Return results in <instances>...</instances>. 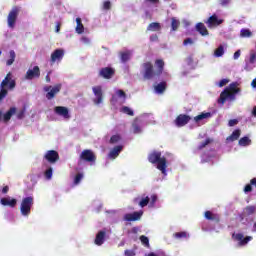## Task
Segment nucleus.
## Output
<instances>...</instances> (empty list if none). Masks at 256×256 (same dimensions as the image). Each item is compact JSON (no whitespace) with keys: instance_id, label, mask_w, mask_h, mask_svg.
Here are the masks:
<instances>
[{"instance_id":"5701e85b","label":"nucleus","mask_w":256,"mask_h":256,"mask_svg":"<svg viewBox=\"0 0 256 256\" xmlns=\"http://www.w3.org/2000/svg\"><path fill=\"white\" fill-rule=\"evenodd\" d=\"M204 217L208 221H215V223H219V221H221V218L219 217V215L218 214H213V212H211V211H206L204 213Z\"/></svg>"},{"instance_id":"680f3d73","label":"nucleus","mask_w":256,"mask_h":256,"mask_svg":"<svg viewBox=\"0 0 256 256\" xmlns=\"http://www.w3.org/2000/svg\"><path fill=\"white\" fill-rule=\"evenodd\" d=\"M2 193H3V195H7V193H9V186H4L2 188Z\"/></svg>"},{"instance_id":"6ab92c4d","label":"nucleus","mask_w":256,"mask_h":256,"mask_svg":"<svg viewBox=\"0 0 256 256\" xmlns=\"http://www.w3.org/2000/svg\"><path fill=\"white\" fill-rule=\"evenodd\" d=\"M107 235V232H105L104 230L99 231L96 234L94 243L95 245H98L99 247H101V245H103L105 243V236Z\"/></svg>"},{"instance_id":"4d7b16f0","label":"nucleus","mask_w":256,"mask_h":256,"mask_svg":"<svg viewBox=\"0 0 256 256\" xmlns=\"http://www.w3.org/2000/svg\"><path fill=\"white\" fill-rule=\"evenodd\" d=\"M183 45H193V39L186 38L183 42Z\"/></svg>"},{"instance_id":"393cba45","label":"nucleus","mask_w":256,"mask_h":256,"mask_svg":"<svg viewBox=\"0 0 256 256\" xmlns=\"http://www.w3.org/2000/svg\"><path fill=\"white\" fill-rule=\"evenodd\" d=\"M211 117V112H202L201 114L194 117V121L195 123H199V121H203V119H209Z\"/></svg>"},{"instance_id":"f704fd0d","label":"nucleus","mask_w":256,"mask_h":256,"mask_svg":"<svg viewBox=\"0 0 256 256\" xmlns=\"http://www.w3.org/2000/svg\"><path fill=\"white\" fill-rule=\"evenodd\" d=\"M121 112L125 115H129L130 117H133V115H135V112H133V110H131V108H129L128 106H123L121 108Z\"/></svg>"},{"instance_id":"052dcab7","label":"nucleus","mask_w":256,"mask_h":256,"mask_svg":"<svg viewBox=\"0 0 256 256\" xmlns=\"http://www.w3.org/2000/svg\"><path fill=\"white\" fill-rule=\"evenodd\" d=\"M61 31V22H56V33H59Z\"/></svg>"},{"instance_id":"4be33fe9","label":"nucleus","mask_w":256,"mask_h":256,"mask_svg":"<svg viewBox=\"0 0 256 256\" xmlns=\"http://www.w3.org/2000/svg\"><path fill=\"white\" fill-rule=\"evenodd\" d=\"M196 31L200 33L202 37H207V35H209V30H207V27L202 22L196 24Z\"/></svg>"},{"instance_id":"c9c22d12","label":"nucleus","mask_w":256,"mask_h":256,"mask_svg":"<svg viewBox=\"0 0 256 256\" xmlns=\"http://www.w3.org/2000/svg\"><path fill=\"white\" fill-rule=\"evenodd\" d=\"M251 142V140L249 139V137L244 136L239 140V145L241 147H247V145H249V143Z\"/></svg>"},{"instance_id":"603ef678","label":"nucleus","mask_w":256,"mask_h":256,"mask_svg":"<svg viewBox=\"0 0 256 256\" xmlns=\"http://www.w3.org/2000/svg\"><path fill=\"white\" fill-rule=\"evenodd\" d=\"M25 117V109L17 112V119H23Z\"/></svg>"},{"instance_id":"f257e3e1","label":"nucleus","mask_w":256,"mask_h":256,"mask_svg":"<svg viewBox=\"0 0 256 256\" xmlns=\"http://www.w3.org/2000/svg\"><path fill=\"white\" fill-rule=\"evenodd\" d=\"M143 67V78L147 81H151V79H155L156 77H161L163 75V71L165 69V61L163 59L155 60V68L153 67V63L145 62L142 64Z\"/></svg>"},{"instance_id":"a878e982","label":"nucleus","mask_w":256,"mask_h":256,"mask_svg":"<svg viewBox=\"0 0 256 256\" xmlns=\"http://www.w3.org/2000/svg\"><path fill=\"white\" fill-rule=\"evenodd\" d=\"M255 213H256L255 205H249L244 208V215H246V217H251V215H255Z\"/></svg>"},{"instance_id":"473e14b6","label":"nucleus","mask_w":256,"mask_h":256,"mask_svg":"<svg viewBox=\"0 0 256 256\" xmlns=\"http://www.w3.org/2000/svg\"><path fill=\"white\" fill-rule=\"evenodd\" d=\"M9 55H10V59L6 61V65H8V67L11 66L13 63H15V57H16L15 51L11 50L9 52Z\"/></svg>"},{"instance_id":"b1692460","label":"nucleus","mask_w":256,"mask_h":256,"mask_svg":"<svg viewBox=\"0 0 256 256\" xmlns=\"http://www.w3.org/2000/svg\"><path fill=\"white\" fill-rule=\"evenodd\" d=\"M15 113H17V108L12 107L10 108L3 116V120L5 123L11 121V117H13V115H15Z\"/></svg>"},{"instance_id":"cd10ccee","label":"nucleus","mask_w":256,"mask_h":256,"mask_svg":"<svg viewBox=\"0 0 256 256\" xmlns=\"http://www.w3.org/2000/svg\"><path fill=\"white\" fill-rule=\"evenodd\" d=\"M155 91L158 93V94H161V93H165L166 89H167V82L163 81V82H160L159 84H157L155 87H154Z\"/></svg>"},{"instance_id":"dca6fc26","label":"nucleus","mask_w":256,"mask_h":256,"mask_svg":"<svg viewBox=\"0 0 256 256\" xmlns=\"http://www.w3.org/2000/svg\"><path fill=\"white\" fill-rule=\"evenodd\" d=\"M44 159L51 164L57 163V161H59V152L55 150H48L44 156Z\"/></svg>"},{"instance_id":"5fc2aeb1","label":"nucleus","mask_w":256,"mask_h":256,"mask_svg":"<svg viewBox=\"0 0 256 256\" xmlns=\"http://www.w3.org/2000/svg\"><path fill=\"white\" fill-rule=\"evenodd\" d=\"M237 123H239V121L237 119H231L228 122L229 127H235V125H237Z\"/></svg>"},{"instance_id":"0eeeda50","label":"nucleus","mask_w":256,"mask_h":256,"mask_svg":"<svg viewBox=\"0 0 256 256\" xmlns=\"http://www.w3.org/2000/svg\"><path fill=\"white\" fill-rule=\"evenodd\" d=\"M63 86L61 84H56L54 86H45L44 91L46 93V99L51 101V99H55L58 93H60L61 88Z\"/></svg>"},{"instance_id":"f3484780","label":"nucleus","mask_w":256,"mask_h":256,"mask_svg":"<svg viewBox=\"0 0 256 256\" xmlns=\"http://www.w3.org/2000/svg\"><path fill=\"white\" fill-rule=\"evenodd\" d=\"M206 25H208L209 29H213V27H219L223 23L222 19H219L216 14L210 16L207 21H205Z\"/></svg>"},{"instance_id":"6e6d98bb","label":"nucleus","mask_w":256,"mask_h":256,"mask_svg":"<svg viewBox=\"0 0 256 256\" xmlns=\"http://www.w3.org/2000/svg\"><path fill=\"white\" fill-rule=\"evenodd\" d=\"M227 83H229L228 79H222V80H220L218 85H219V87H225V85H227Z\"/></svg>"},{"instance_id":"79ce46f5","label":"nucleus","mask_w":256,"mask_h":256,"mask_svg":"<svg viewBox=\"0 0 256 256\" xmlns=\"http://www.w3.org/2000/svg\"><path fill=\"white\" fill-rule=\"evenodd\" d=\"M149 201H151V199L149 198V196H146L145 198H142V200L139 202L140 207H147L149 205Z\"/></svg>"},{"instance_id":"338daca9","label":"nucleus","mask_w":256,"mask_h":256,"mask_svg":"<svg viewBox=\"0 0 256 256\" xmlns=\"http://www.w3.org/2000/svg\"><path fill=\"white\" fill-rule=\"evenodd\" d=\"M251 86L253 87V89H256V78L252 80Z\"/></svg>"},{"instance_id":"39448f33","label":"nucleus","mask_w":256,"mask_h":256,"mask_svg":"<svg viewBox=\"0 0 256 256\" xmlns=\"http://www.w3.org/2000/svg\"><path fill=\"white\" fill-rule=\"evenodd\" d=\"M31 207H33V197L28 196L22 199L21 206H20V213L24 217L31 215Z\"/></svg>"},{"instance_id":"1a4fd4ad","label":"nucleus","mask_w":256,"mask_h":256,"mask_svg":"<svg viewBox=\"0 0 256 256\" xmlns=\"http://www.w3.org/2000/svg\"><path fill=\"white\" fill-rule=\"evenodd\" d=\"M63 57H65V50L63 49H56L52 52L50 57L51 65H55V63H59L63 61Z\"/></svg>"},{"instance_id":"4468645a","label":"nucleus","mask_w":256,"mask_h":256,"mask_svg":"<svg viewBox=\"0 0 256 256\" xmlns=\"http://www.w3.org/2000/svg\"><path fill=\"white\" fill-rule=\"evenodd\" d=\"M92 91L96 97L94 99L95 105H101L103 103V88L101 86H94Z\"/></svg>"},{"instance_id":"c85d7f7f","label":"nucleus","mask_w":256,"mask_h":256,"mask_svg":"<svg viewBox=\"0 0 256 256\" xmlns=\"http://www.w3.org/2000/svg\"><path fill=\"white\" fill-rule=\"evenodd\" d=\"M239 137H241V130L240 129H236L232 132V134L230 136L227 137L226 141H237V139H239Z\"/></svg>"},{"instance_id":"49530a36","label":"nucleus","mask_w":256,"mask_h":256,"mask_svg":"<svg viewBox=\"0 0 256 256\" xmlns=\"http://www.w3.org/2000/svg\"><path fill=\"white\" fill-rule=\"evenodd\" d=\"M133 127V133H140L141 132V126H139V124H137V122H134L132 124Z\"/></svg>"},{"instance_id":"7c9ffc66","label":"nucleus","mask_w":256,"mask_h":256,"mask_svg":"<svg viewBox=\"0 0 256 256\" xmlns=\"http://www.w3.org/2000/svg\"><path fill=\"white\" fill-rule=\"evenodd\" d=\"M147 31H161V24L159 22H152L148 25Z\"/></svg>"},{"instance_id":"864d4df0","label":"nucleus","mask_w":256,"mask_h":256,"mask_svg":"<svg viewBox=\"0 0 256 256\" xmlns=\"http://www.w3.org/2000/svg\"><path fill=\"white\" fill-rule=\"evenodd\" d=\"M251 191H253V186L251 184H247L244 187V193H251Z\"/></svg>"},{"instance_id":"9d476101","label":"nucleus","mask_w":256,"mask_h":256,"mask_svg":"<svg viewBox=\"0 0 256 256\" xmlns=\"http://www.w3.org/2000/svg\"><path fill=\"white\" fill-rule=\"evenodd\" d=\"M41 77V69L39 66H34L33 69H28L25 75L27 81H33V79H39Z\"/></svg>"},{"instance_id":"0e129e2a","label":"nucleus","mask_w":256,"mask_h":256,"mask_svg":"<svg viewBox=\"0 0 256 256\" xmlns=\"http://www.w3.org/2000/svg\"><path fill=\"white\" fill-rule=\"evenodd\" d=\"M250 185H251L252 187H256V178H252V179L250 180Z\"/></svg>"},{"instance_id":"f03ea898","label":"nucleus","mask_w":256,"mask_h":256,"mask_svg":"<svg viewBox=\"0 0 256 256\" xmlns=\"http://www.w3.org/2000/svg\"><path fill=\"white\" fill-rule=\"evenodd\" d=\"M237 93H241V88L237 87V83L233 82L221 92L218 103L225 105V101H235Z\"/></svg>"},{"instance_id":"7ed1b4c3","label":"nucleus","mask_w":256,"mask_h":256,"mask_svg":"<svg viewBox=\"0 0 256 256\" xmlns=\"http://www.w3.org/2000/svg\"><path fill=\"white\" fill-rule=\"evenodd\" d=\"M149 163L157 165V169L161 171L163 175H167V158L161 157L160 151H153L148 155Z\"/></svg>"},{"instance_id":"09e8293b","label":"nucleus","mask_w":256,"mask_h":256,"mask_svg":"<svg viewBox=\"0 0 256 256\" xmlns=\"http://www.w3.org/2000/svg\"><path fill=\"white\" fill-rule=\"evenodd\" d=\"M255 61H256V53L251 51L250 52L249 63L253 64V63H255Z\"/></svg>"},{"instance_id":"20e7f679","label":"nucleus","mask_w":256,"mask_h":256,"mask_svg":"<svg viewBox=\"0 0 256 256\" xmlns=\"http://www.w3.org/2000/svg\"><path fill=\"white\" fill-rule=\"evenodd\" d=\"M16 85L17 82L11 78V72H9L0 84V101L7 97L8 91L5 88L8 86V89L13 90Z\"/></svg>"},{"instance_id":"a211bd4d","label":"nucleus","mask_w":256,"mask_h":256,"mask_svg":"<svg viewBox=\"0 0 256 256\" xmlns=\"http://www.w3.org/2000/svg\"><path fill=\"white\" fill-rule=\"evenodd\" d=\"M54 112L56 113V115H59L64 119H71V115H69V109L65 106H56L54 108Z\"/></svg>"},{"instance_id":"412c9836","label":"nucleus","mask_w":256,"mask_h":256,"mask_svg":"<svg viewBox=\"0 0 256 256\" xmlns=\"http://www.w3.org/2000/svg\"><path fill=\"white\" fill-rule=\"evenodd\" d=\"M1 205L4 207H16L17 206V199L15 198H1L0 200Z\"/></svg>"},{"instance_id":"ddd939ff","label":"nucleus","mask_w":256,"mask_h":256,"mask_svg":"<svg viewBox=\"0 0 256 256\" xmlns=\"http://www.w3.org/2000/svg\"><path fill=\"white\" fill-rule=\"evenodd\" d=\"M189 121H191V116L186 114H180L176 117V119L174 120V123L176 127H185V125H187Z\"/></svg>"},{"instance_id":"de8ad7c7","label":"nucleus","mask_w":256,"mask_h":256,"mask_svg":"<svg viewBox=\"0 0 256 256\" xmlns=\"http://www.w3.org/2000/svg\"><path fill=\"white\" fill-rule=\"evenodd\" d=\"M116 95H118V97H120L121 99H127V94L123 90H117Z\"/></svg>"},{"instance_id":"a19ab883","label":"nucleus","mask_w":256,"mask_h":256,"mask_svg":"<svg viewBox=\"0 0 256 256\" xmlns=\"http://www.w3.org/2000/svg\"><path fill=\"white\" fill-rule=\"evenodd\" d=\"M253 32H251V30L249 29H242L240 31V37H252Z\"/></svg>"},{"instance_id":"69168bd1","label":"nucleus","mask_w":256,"mask_h":256,"mask_svg":"<svg viewBox=\"0 0 256 256\" xmlns=\"http://www.w3.org/2000/svg\"><path fill=\"white\" fill-rule=\"evenodd\" d=\"M221 5H229V0H220Z\"/></svg>"},{"instance_id":"2f4dec72","label":"nucleus","mask_w":256,"mask_h":256,"mask_svg":"<svg viewBox=\"0 0 256 256\" xmlns=\"http://www.w3.org/2000/svg\"><path fill=\"white\" fill-rule=\"evenodd\" d=\"M9 55H10V59L6 61V65H8V67L11 66L13 63H15V57H16L15 51L11 50L9 52Z\"/></svg>"},{"instance_id":"774afa93","label":"nucleus","mask_w":256,"mask_h":256,"mask_svg":"<svg viewBox=\"0 0 256 256\" xmlns=\"http://www.w3.org/2000/svg\"><path fill=\"white\" fill-rule=\"evenodd\" d=\"M146 256H158V255L155 254L154 252H150V253H148Z\"/></svg>"},{"instance_id":"3c124183","label":"nucleus","mask_w":256,"mask_h":256,"mask_svg":"<svg viewBox=\"0 0 256 256\" xmlns=\"http://www.w3.org/2000/svg\"><path fill=\"white\" fill-rule=\"evenodd\" d=\"M124 255L125 256H135V255H137V253L135 252V250H125L124 251Z\"/></svg>"},{"instance_id":"72a5a7b5","label":"nucleus","mask_w":256,"mask_h":256,"mask_svg":"<svg viewBox=\"0 0 256 256\" xmlns=\"http://www.w3.org/2000/svg\"><path fill=\"white\" fill-rule=\"evenodd\" d=\"M171 21L172 31H177L179 29V25H181V22H179V20L176 18H172Z\"/></svg>"},{"instance_id":"9b49d317","label":"nucleus","mask_w":256,"mask_h":256,"mask_svg":"<svg viewBox=\"0 0 256 256\" xmlns=\"http://www.w3.org/2000/svg\"><path fill=\"white\" fill-rule=\"evenodd\" d=\"M232 237L235 239V241H238L239 247H245L249 241H253L252 236H244L242 233L233 234Z\"/></svg>"},{"instance_id":"bf43d9fd","label":"nucleus","mask_w":256,"mask_h":256,"mask_svg":"<svg viewBox=\"0 0 256 256\" xmlns=\"http://www.w3.org/2000/svg\"><path fill=\"white\" fill-rule=\"evenodd\" d=\"M234 59L237 60L239 59V57H241V50H237L235 53H234Z\"/></svg>"},{"instance_id":"13d9d810","label":"nucleus","mask_w":256,"mask_h":256,"mask_svg":"<svg viewBox=\"0 0 256 256\" xmlns=\"http://www.w3.org/2000/svg\"><path fill=\"white\" fill-rule=\"evenodd\" d=\"M157 203V195L153 194L151 196V205H155Z\"/></svg>"},{"instance_id":"58836bf2","label":"nucleus","mask_w":256,"mask_h":256,"mask_svg":"<svg viewBox=\"0 0 256 256\" xmlns=\"http://www.w3.org/2000/svg\"><path fill=\"white\" fill-rule=\"evenodd\" d=\"M224 54H225V50L221 45L214 51L215 57H223Z\"/></svg>"},{"instance_id":"4c0bfd02","label":"nucleus","mask_w":256,"mask_h":256,"mask_svg":"<svg viewBox=\"0 0 256 256\" xmlns=\"http://www.w3.org/2000/svg\"><path fill=\"white\" fill-rule=\"evenodd\" d=\"M210 143H213V139L211 138H207L205 141L201 142L198 146L199 151H201V149H205V147L210 145Z\"/></svg>"},{"instance_id":"e2e57ef3","label":"nucleus","mask_w":256,"mask_h":256,"mask_svg":"<svg viewBox=\"0 0 256 256\" xmlns=\"http://www.w3.org/2000/svg\"><path fill=\"white\" fill-rule=\"evenodd\" d=\"M146 3H151L152 5H157V3H159V0H146Z\"/></svg>"},{"instance_id":"2eb2a0df","label":"nucleus","mask_w":256,"mask_h":256,"mask_svg":"<svg viewBox=\"0 0 256 256\" xmlns=\"http://www.w3.org/2000/svg\"><path fill=\"white\" fill-rule=\"evenodd\" d=\"M141 217H143V211H135L133 213H126L123 217L124 221H141Z\"/></svg>"},{"instance_id":"6e6552de","label":"nucleus","mask_w":256,"mask_h":256,"mask_svg":"<svg viewBox=\"0 0 256 256\" xmlns=\"http://www.w3.org/2000/svg\"><path fill=\"white\" fill-rule=\"evenodd\" d=\"M80 161H85L86 163H95V161H97V156L93 150L85 149L80 154Z\"/></svg>"},{"instance_id":"c03bdc74","label":"nucleus","mask_w":256,"mask_h":256,"mask_svg":"<svg viewBox=\"0 0 256 256\" xmlns=\"http://www.w3.org/2000/svg\"><path fill=\"white\" fill-rule=\"evenodd\" d=\"M82 179H83V174L82 173L76 174V176L74 178V185H79L81 183Z\"/></svg>"},{"instance_id":"bb28decb","label":"nucleus","mask_w":256,"mask_h":256,"mask_svg":"<svg viewBox=\"0 0 256 256\" xmlns=\"http://www.w3.org/2000/svg\"><path fill=\"white\" fill-rule=\"evenodd\" d=\"M120 55V59L122 61V63H127V61H129L131 59V51L130 50H126L124 52H119Z\"/></svg>"},{"instance_id":"a18cd8bd","label":"nucleus","mask_w":256,"mask_h":256,"mask_svg":"<svg viewBox=\"0 0 256 256\" xmlns=\"http://www.w3.org/2000/svg\"><path fill=\"white\" fill-rule=\"evenodd\" d=\"M44 175H45L46 179H48V180L51 179L53 177V168H48L45 171Z\"/></svg>"},{"instance_id":"c756f323","label":"nucleus","mask_w":256,"mask_h":256,"mask_svg":"<svg viewBox=\"0 0 256 256\" xmlns=\"http://www.w3.org/2000/svg\"><path fill=\"white\" fill-rule=\"evenodd\" d=\"M76 24V33H78V35H81L85 31V27L83 26L81 18H76Z\"/></svg>"},{"instance_id":"aec40b11","label":"nucleus","mask_w":256,"mask_h":256,"mask_svg":"<svg viewBox=\"0 0 256 256\" xmlns=\"http://www.w3.org/2000/svg\"><path fill=\"white\" fill-rule=\"evenodd\" d=\"M121 151H123V146L121 145L115 146L113 149L110 150L108 154L109 159H117Z\"/></svg>"},{"instance_id":"ea45409f","label":"nucleus","mask_w":256,"mask_h":256,"mask_svg":"<svg viewBox=\"0 0 256 256\" xmlns=\"http://www.w3.org/2000/svg\"><path fill=\"white\" fill-rule=\"evenodd\" d=\"M119 141H121V135L116 134L111 136L109 143L110 145H115V143H119Z\"/></svg>"},{"instance_id":"37998d69","label":"nucleus","mask_w":256,"mask_h":256,"mask_svg":"<svg viewBox=\"0 0 256 256\" xmlns=\"http://www.w3.org/2000/svg\"><path fill=\"white\" fill-rule=\"evenodd\" d=\"M174 237L175 239H187V232H176Z\"/></svg>"},{"instance_id":"423d86ee","label":"nucleus","mask_w":256,"mask_h":256,"mask_svg":"<svg viewBox=\"0 0 256 256\" xmlns=\"http://www.w3.org/2000/svg\"><path fill=\"white\" fill-rule=\"evenodd\" d=\"M20 11L21 9L18 6H14L8 13L7 23L10 29H15V23H17Z\"/></svg>"},{"instance_id":"f8f14e48","label":"nucleus","mask_w":256,"mask_h":256,"mask_svg":"<svg viewBox=\"0 0 256 256\" xmlns=\"http://www.w3.org/2000/svg\"><path fill=\"white\" fill-rule=\"evenodd\" d=\"M115 76V69L111 67H104L101 68L99 71V77H102V79H113Z\"/></svg>"},{"instance_id":"8fccbe9b","label":"nucleus","mask_w":256,"mask_h":256,"mask_svg":"<svg viewBox=\"0 0 256 256\" xmlns=\"http://www.w3.org/2000/svg\"><path fill=\"white\" fill-rule=\"evenodd\" d=\"M103 9H105V11H109V9H111V1L106 0V1L103 3Z\"/></svg>"},{"instance_id":"e433bc0d","label":"nucleus","mask_w":256,"mask_h":256,"mask_svg":"<svg viewBox=\"0 0 256 256\" xmlns=\"http://www.w3.org/2000/svg\"><path fill=\"white\" fill-rule=\"evenodd\" d=\"M140 241L142 243V245H144V247H147V249H149V247H151V244H149V238L145 235L140 236Z\"/></svg>"}]
</instances>
